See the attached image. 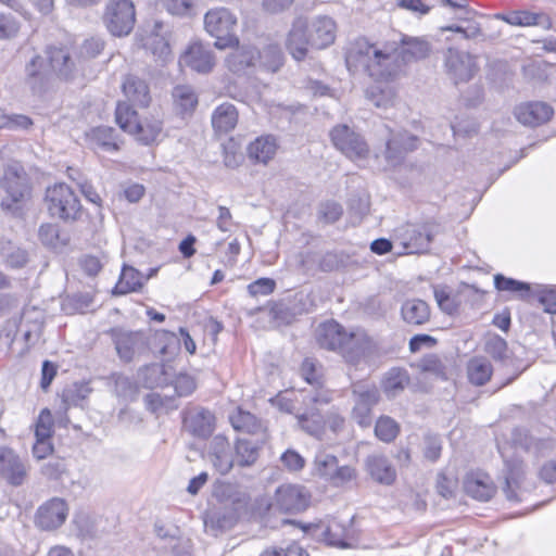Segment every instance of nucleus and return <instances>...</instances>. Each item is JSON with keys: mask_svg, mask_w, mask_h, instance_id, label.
<instances>
[{"mask_svg": "<svg viewBox=\"0 0 556 556\" xmlns=\"http://www.w3.org/2000/svg\"><path fill=\"white\" fill-rule=\"evenodd\" d=\"M175 110L181 114H191L198 104V96L193 88L187 85H179L172 92Z\"/></svg>", "mask_w": 556, "mask_h": 556, "instance_id": "a19ab883", "label": "nucleus"}, {"mask_svg": "<svg viewBox=\"0 0 556 556\" xmlns=\"http://www.w3.org/2000/svg\"><path fill=\"white\" fill-rule=\"evenodd\" d=\"M434 299L438 306L446 314H453L457 309V305L451 295V289L447 286H433Z\"/></svg>", "mask_w": 556, "mask_h": 556, "instance_id": "052dcab7", "label": "nucleus"}, {"mask_svg": "<svg viewBox=\"0 0 556 556\" xmlns=\"http://www.w3.org/2000/svg\"><path fill=\"white\" fill-rule=\"evenodd\" d=\"M353 393L355 395L353 418L362 428H368L372 421L371 408L380 399L379 391L376 388L369 389L364 384H357Z\"/></svg>", "mask_w": 556, "mask_h": 556, "instance_id": "2eb2a0df", "label": "nucleus"}, {"mask_svg": "<svg viewBox=\"0 0 556 556\" xmlns=\"http://www.w3.org/2000/svg\"><path fill=\"white\" fill-rule=\"evenodd\" d=\"M214 494L223 506V509H231L239 514L247 508L249 503L248 493L241 486L233 483H222L217 485Z\"/></svg>", "mask_w": 556, "mask_h": 556, "instance_id": "b1692460", "label": "nucleus"}, {"mask_svg": "<svg viewBox=\"0 0 556 556\" xmlns=\"http://www.w3.org/2000/svg\"><path fill=\"white\" fill-rule=\"evenodd\" d=\"M144 403L146 407L150 412L157 415L168 413L169 410L177 408V404L174 399L154 392L146 395Z\"/></svg>", "mask_w": 556, "mask_h": 556, "instance_id": "5fc2aeb1", "label": "nucleus"}, {"mask_svg": "<svg viewBox=\"0 0 556 556\" xmlns=\"http://www.w3.org/2000/svg\"><path fill=\"white\" fill-rule=\"evenodd\" d=\"M331 401L332 393L327 389L306 392L303 397L304 410L296 415L301 429L321 440L326 430V417L321 415V407L328 405Z\"/></svg>", "mask_w": 556, "mask_h": 556, "instance_id": "20e7f679", "label": "nucleus"}, {"mask_svg": "<svg viewBox=\"0 0 556 556\" xmlns=\"http://www.w3.org/2000/svg\"><path fill=\"white\" fill-rule=\"evenodd\" d=\"M311 501V494L305 486L299 484H282L276 492L275 505L285 513H300L305 510Z\"/></svg>", "mask_w": 556, "mask_h": 556, "instance_id": "ddd939ff", "label": "nucleus"}, {"mask_svg": "<svg viewBox=\"0 0 556 556\" xmlns=\"http://www.w3.org/2000/svg\"><path fill=\"white\" fill-rule=\"evenodd\" d=\"M0 475L12 485H21L26 477L24 463L10 448L0 450Z\"/></svg>", "mask_w": 556, "mask_h": 556, "instance_id": "393cba45", "label": "nucleus"}, {"mask_svg": "<svg viewBox=\"0 0 556 556\" xmlns=\"http://www.w3.org/2000/svg\"><path fill=\"white\" fill-rule=\"evenodd\" d=\"M493 367L483 356H475L467 364V376L470 383L484 386L492 377Z\"/></svg>", "mask_w": 556, "mask_h": 556, "instance_id": "4c0bfd02", "label": "nucleus"}, {"mask_svg": "<svg viewBox=\"0 0 556 556\" xmlns=\"http://www.w3.org/2000/svg\"><path fill=\"white\" fill-rule=\"evenodd\" d=\"M554 114L553 108L541 101L525 102L517 105L514 115L519 123L536 127L548 122Z\"/></svg>", "mask_w": 556, "mask_h": 556, "instance_id": "dca6fc26", "label": "nucleus"}, {"mask_svg": "<svg viewBox=\"0 0 556 556\" xmlns=\"http://www.w3.org/2000/svg\"><path fill=\"white\" fill-rule=\"evenodd\" d=\"M401 316L407 325L422 326L430 320L431 311L424 300L410 299L402 304Z\"/></svg>", "mask_w": 556, "mask_h": 556, "instance_id": "7c9ffc66", "label": "nucleus"}, {"mask_svg": "<svg viewBox=\"0 0 556 556\" xmlns=\"http://www.w3.org/2000/svg\"><path fill=\"white\" fill-rule=\"evenodd\" d=\"M114 380V392L118 397H123L125 400H132L137 394L136 384L128 378L122 374L113 375Z\"/></svg>", "mask_w": 556, "mask_h": 556, "instance_id": "680f3d73", "label": "nucleus"}, {"mask_svg": "<svg viewBox=\"0 0 556 556\" xmlns=\"http://www.w3.org/2000/svg\"><path fill=\"white\" fill-rule=\"evenodd\" d=\"M53 433V418L50 409L43 408L35 425V437L37 440H50Z\"/></svg>", "mask_w": 556, "mask_h": 556, "instance_id": "bf43d9fd", "label": "nucleus"}, {"mask_svg": "<svg viewBox=\"0 0 556 556\" xmlns=\"http://www.w3.org/2000/svg\"><path fill=\"white\" fill-rule=\"evenodd\" d=\"M208 458L220 473H228L235 464L233 448L225 435L217 434L210 444Z\"/></svg>", "mask_w": 556, "mask_h": 556, "instance_id": "412c9836", "label": "nucleus"}, {"mask_svg": "<svg viewBox=\"0 0 556 556\" xmlns=\"http://www.w3.org/2000/svg\"><path fill=\"white\" fill-rule=\"evenodd\" d=\"M432 236L428 225L407 224L395 231L392 240L384 238V254L391 252L394 245L399 248L397 255L426 252L432 241Z\"/></svg>", "mask_w": 556, "mask_h": 556, "instance_id": "423d86ee", "label": "nucleus"}, {"mask_svg": "<svg viewBox=\"0 0 556 556\" xmlns=\"http://www.w3.org/2000/svg\"><path fill=\"white\" fill-rule=\"evenodd\" d=\"M65 472L66 464L59 457L50 458L41 466V473L49 480H60Z\"/></svg>", "mask_w": 556, "mask_h": 556, "instance_id": "0e129e2a", "label": "nucleus"}, {"mask_svg": "<svg viewBox=\"0 0 556 556\" xmlns=\"http://www.w3.org/2000/svg\"><path fill=\"white\" fill-rule=\"evenodd\" d=\"M184 426L198 438H207L215 428V416L203 407H193L185 412Z\"/></svg>", "mask_w": 556, "mask_h": 556, "instance_id": "aec40b11", "label": "nucleus"}, {"mask_svg": "<svg viewBox=\"0 0 556 556\" xmlns=\"http://www.w3.org/2000/svg\"><path fill=\"white\" fill-rule=\"evenodd\" d=\"M28 261V252L22 248H12L3 256L5 266L12 269L25 267Z\"/></svg>", "mask_w": 556, "mask_h": 556, "instance_id": "e2e57ef3", "label": "nucleus"}, {"mask_svg": "<svg viewBox=\"0 0 556 556\" xmlns=\"http://www.w3.org/2000/svg\"><path fill=\"white\" fill-rule=\"evenodd\" d=\"M348 70L365 76V96L375 106L382 103V48L366 38L353 41L345 54Z\"/></svg>", "mask_w": 556, "mask_h": 556, "instance_id": "f257e3e1", "label": "nucleus"}, {"mask_svg": "<svg viewBox=\"0 0 556 556\" xmlns=\"http://www.w3.org/2000/svg\"><path fill=\"white\" fill-rule=\"evenodd\" d=\"M464 489L469 496L481 502L491 500L495 493V486L491 478L481 472L467 475Z\"/></svg>", "mask_w": 556, "mask_h": 556, "instance_id": "c85d7f7f", "label": "nucleus"}, {"mask_svg": "<svg viewBox=\"0 0 556 556\" xmlns=\"http://www.w3.org/2000/svg\"><path fill=\"white\" fill-rule=\"evenodd\" d=\"M337 465L338 458L334 455L319 451L313 462V473L328 482Z\"/></svg>", "mask_w": 556, "mask_h": 556, "instance_id": "de8ad7c7", "label": "nucleus"}, {"mask_svg": "<svg viewBox=\"0 0 556 556\" xmlns=\"http://www.w3.org/2000/svg\"><path fill=\"white\" fill-rule=\"evenodd\" d=\"M87 138L94 149H101L106 152H114L118 150L115 130L112 127H96L87 134Z\"/></svg>", "mask_w": 556, "mask_h": 556, "instance_id": "79ce46f5", "label": "nucleus"}, {"mask_svg": "<svg viewBox=\"0 0 556 556\" xmlns=\"http://www.w3.org/2000/svg\"><path fill=\"white\" fill-rule=\"evenodd\" d=\"M318 535L321 538L324 542H326L330 546L336 547H348L346 539H348V530L339 521L332 519L327 523H321L318 526Z\"/></svg>", "mask_w": 556, "mask_h": 556, "instance_id": "f704fd0d", "label": "nucleus"}, {"mask_svg": "<svg viewBox=\"0 0 556 556\" xmlns=\"http://www.w3.org/2000/svg\"><path fill=\"white\" fill-rule=\"evenodd\" d=\"M168 35V27L163 22L155 21L149 34L141 39L142 46L163 63L172 55Z\"/></svg>", "mask_w": 556, "mask_h": 556, "instance_id": "6ab92c4d", "label": "nucleus"}, {"mask_svg": "<svg viewBox=\"0 0 556 556\" xmlns=\"http://www.w3.org/2000/svg\"><path fill=\"white\" fill-rule=\"evenodd\" d=\"M444 66L454 84L469 81L479 70L476 56L453 48L447 49L444 54Z\"/></svg>", "mask_w": 556, "mask_h": 556, "instance_id": "9d476101", "label": "nucleus"}, {"mask_svg": "<svg viewBox=\"0 0 556 556\" xmlns=\"http://www.w3.org/2000/svg\"><path fill=\"white\" fill-rule=\"evenodd\" d=\"M277 151V142L273 136H262L251 142L248 147V154L251 160L266 164Z\"/></svg>", "mask_w": 556, "mask_h": 556, "instance_id": "c9c22d12", "label": "nucleus"}, {"mask_svg": "<svg viewBox=\"0 0 556 556\" xmlns=\"http://www.w3.org/2000/svg\"><path fill=\"white\" fill-rule=\"evenodd\" d=\"M136 22V10L131 0H109L103 23L106 29L115 37L130 34Z\"/></svg>", "mask_w": 556, "mask_h": 556, "instance_id": "6e6552de", "label": "nucleus"}, {"mask_svg": "<svg viewBox=\"0 0 556 556\" xmlns=\"http://www.w3.org/2000/svg\"><path fill=\"white\" fill-rule=\"evenodd\" d=\"M348 331L337 321L321 324L317 332V341L321 348L336 351L341 354Z\"/></svg>", "mask_w": 556, "mask_h": 556, "instance_id": "bb28decb", "label": "nucleus"}, {"mask_svg": "<svg viewBox=\"0 0 556 556\" xmlns=\"http://www.w3.org/2000/svg\"><path fill=\"white\" fill-rule=\"evenodd\" d=\"M356 479V470L351 466H338L329 479V483L333 486H344Z\"/></svg>", "mask_w": 556, "mask_h": 556, "instance_id": "69168bd1", "label": "nucleus"}, {"mask_svg": "<svg viewBox=\"0 0 556 556\" xmlns=\"http://www.w3.org/2000/svg\"><path fill=\"white\" fill-rule=\"evenodd\" d=\"M0 187L5 192L1 207L12 214L20 213L31 200L30 178L20 163L9 164L4 168Z\"/></svg>", "mask_w": 556, "mask_h": 556, "instance_id": "7ed1b4c3", "label": "nucleus"}, {"mask_svg": "<svg viewBox=\"0 0 556 556\" xmlns=\"http://www.w3.org/2000/svg\"><path fill=\"white\" fill-rule=\"evenodd\" d=\"M42 314L33 307L24 309L17 325V333H21L25 343L29 346L37 342L42 331Z\"/></svg>", "mask_w": 556, "mask_h": 556, "instance_id": "cd10ccee", "label": "nucleus"}, {"mask_svg": "<svg viewBox=\"0 0 556 556\" xmlns=\"http://www.w3.org/2000/svg\"><path fill=\"white\" fill-rule=\"evenodd\" d=\"M301 375L307 383L316 389L323 387L321 366L313 358H305L301 366Z\"/></svg>", "mask_w": 556, "mask_h": 556, "instance_id": "6e6d98bb", "label": "nucleus"}, {"mask_svg": "<svg viewBox=\"0 0 556 556\" xmlns=\"http://www.w3.org/2000/svg\"><path fill=\"white\" fill-rule=\"evenodd\" d=\"M48 56L52 71L61 79L72 80L80 71V64L65 48L51 47L48 49Z\"/></svg>", "mask_w": 556, "mask_h": 556, "instance_id": "4be33fe9", "label": "nucleus"}, {"mask_svg": "<svg viewBox=\"0 0 556 556\" xmlns=\"http://www.w3.org/2000/svg\"><path fill=\"white\" fill-rule=\"evenodd\" d=\"M163 130V123L157 118H147L143 122L136 124V128L132 134L137 135V139L143 144H151L156 142Z\"/></svg>", "mask_w": 556, "mask_h": 556, "instance_id": "37998d69", "label": "nucleus"}, {"mask_svg": "<svg viewBox=\"0 0 556 556\" xmlns=\"http://www.w3.org/2000/svg\"><path fill=\"white\" fill-rule=\"evenodd\" d=\"M377 351V342L366 330L357 328L349 331L341 355L351 364L367 361Z\"/></svg>", "mask_w": 556, "mask_h": 556, "instance_id": "f8f14e48", "label": "nucleus"}, {"mask_svg": "<svg viewBox=\"0 0 556 556\" xmlns=\"http://www.w3.org/2000/svg\"><path fill=\"white\" fill-rule=\"evenodd\" d=\"M431 45L421 37L399 34L384 45V80H394L406 73L409 64L427 59Z\"/></svg>", "mask_w": 556, "mask_h": 556, "instance_id": "f03ea898", "label": "nucleus"}, {"mask_svg": "<svg viewBox=\"0 0 556 556\" xmlns=\"http://www.w3.org/2000/svg\"><path fill=\"white\" fill-rule=\"evenodd\" d=\"M494 286L498 291L519 293L521 298L530 292V285L505 277L501 274L494 276Z\"/></svg>", "mask_w": 556, "mask_h": 556, "instance_id": "4d7b16f0", "label": "nucleus"}, {"mask_svg": "<svg viewBox=\"0 0 556 556\" xmlns=\"http://www.w3.org/2000/svg\"><path fill=\"white\" fill-rule=\"evenodd\" d=\"M179 63L198 73H208L215 65V58L210 47L195 41L189 45L180 56Z\"/></svg>", "mask_w": 556, "mask_h": 556, "instance_id": "a211bd4d", "label": "nucleus"}, {"mask_svg": "<svg viewBox=\"0 0 556 556\" xmlns=\"http://www.w3.org/2000/svg\"><path fill=\"white\" fill-rule=\"evenodd\" d=\"M43 59L40 55H35L25 66L26 81L36 89L43 81Z\"/></svg>", "mask_w": 556, "mask_h": 556, "instance_id": "13d9d810", "label": "nucleus"}, {"mask_svg": "<svg viewBox=\"0 0 556 556\" xmlns=\"http://www.w3.org/2000/svg\"><path fill=\"white\" fill-rule=\"evenodd\" d=\"M523 476V464L519 459H510L505 460V486L504 492L506 497L510 501L517 500L516 489H518L519 483Z\"/></svg>", "mask_w": 556, "mask_h": 556, "instance_id": "e433bc0d", "label": "nucleus"}, {"mask_svg": "<svg viewBox=\"0 0 556 556\" xmlns=\"http://www.w3.org/2000/svg\"><path fill=\"white\" fill-rule=\"evenodd\" d=\"M239 513L223 509V506L218 509H211L204 515V527L207 532L216 535L218 531L230 529L236 520L238 519Z\"/></svg>", "mask_w": 556, "mask_h": 556, "instance_id": "2f4dec72", "label": "nucleus"}, {"mask_svg": "<svg viewBox=\"0 0 556 556\" xmlns=\"http://www.w3.org/2000/svg\"><path fill=\"white\" fill-rule=\"evenodd\" d=\"M116 123L119 127L128 132H134L138 123L137 112L129 103L118 102L115 111Z\"/></svg>", "mask_w": 556, "mask_h": 556, "instance_id": "603ef678", "label": "nucleus"}, {"mask_svg": "<svg viewBox=\"0 0 556 556\" xmlns=\"http://www.w3.org/2000/svg\"><path fill=\"white\" fill-rule=\"evenodd\" d=\"M320 254L317 252H304L295 255L296 267L303 273H314L318 270Z\"/></svg>", "mask_w": 556, "mask_h": 556, "instance_id": "774afa93", "label": "nucleus"}, {"mask_svg": "<svg viewBox=\"0 0 556 556\" xmlns=\"http://www.w3.org/2000/svg\"><path fill=\"white\" fill-rule=\"evenodd\" d=\"M231 424L236 430L256 434L264 429L262 421L249 412L239 410L231 417Z\"/></svg>", "mask_w": 556, "mask_h": 556, "instance_id": "8fccbe9b", "label": "nucleus"}, {"mask_svg": "<svg viewBox=\"0 0 556 556\" xmlns=\"http://www.w3.org/2000/svg\"><path fill=\"white\" fill-rule=\"evenodd\" d=\"M501 18L513 26L542 25L545 28H549L551 26L549 17L542 12L515 11L508 15H503Z\"/></svg>", "mask_w": 556, "mask_h": 556, "instance_id": "58836bf2", "label": "nucleus"}, {"mask_svg": "<svg viewBox=\"0 0 556 556\" xmlns=\"http://www.w3.org/2000/svg\"><path fill=\"white\" fill-rule=\"evenodd\" d=\"M418 143L419 139L407 131L393 135L387 142L388 161L399 163L406 153L417 149Z\"/></svg>", "mask_w": 556, "mask_h": 556, "instance_id": "c756f323", "label": "nucleus"}, {"mask_svg": "<svg viewBox=\"0 0 556 556\" xmlns=\"http://www.w3.org/2000/svg\"><path fill=\"white\" fill-rule=\"evenodd\" d=\"M238 464L242 467L253 465L258 457V447L255 443L239 439L235 446Z\"/></svg>", "mask_w": 556, "mask_h": 556, "instance_id": "864d4df0", "label": "nucleus"}, {"mask_svg": "<svg viewBox=\"0 0 556 556\" xmlns=\"http://www.w3.org/2000/svg\"><path fill=\"white\" fill-rule=\"evenodd\" d=\"M308 47H311L308 23L304 17H298L287 35L286 48L293 59L301 61L305 59Z\"/></svg>", "mask_w": 556, "mask_h": 556, "instance_id": "f3484780", "label": "nucleus"}, {"mask_svg": "<svg viewBox=\"0 0 556 556\" xmlns=\"http://www.w3.org/2000/svg\"><path fill=\"white\" fill-rule=\"evenodd\" d=\"M67 515V503L63 498L52 497L38 507L35 523L43 531H52L65 522Z\"/></svg>", "mask_w": 556, "mask_h": 556, "instance_id": "4468645a", "label": "nucleus"}, {"mask_svg": "<svg viewBox=\"0 0 556 556\" xmlns=\"http://www.w3.org/2000/svg\"><path fill=\"white\" fill-rule=\"evenodd\" d=\"M238 123V111L231 103L218 105L212 114V126L217 132L227 134Z\"/></svg>", "mask_w": 556, "mask_h": 556, "instance_id": "72a5a7b5", "label": "nucleus"}, {"mask_svg": "<svg viewBox=\"0 0 556 556\" xmlns=\"http://www.w3.org/2000/svg\"><path fill=\"white\" fill-rule=\"evenodd\" d=\"M144 285L143 274L132 266H124L119 280L117 281L114 293L115 294H127L136 292Z\"/></svg>", "mask_w": 556, "mask_h": 556, "instance_id": "ea45409f", "label": "nucleus"}, {"mask_svg": "<svg viewBox=\"0 0 556 556\" xmlns=\"http://www.w3.org/2000/svg\"><path fill=\"white\" fill-rule=\"evenodd\" d=\"M416 368L424 374L435 378L446 379V365L443 358L434 353L424 355L416 364Z\"/></svg>", "mask_w": 556, "mask_h": 556, "instance_id": "49530a36", "label": "nucleus"}, {"mask_svg": "<svg viewBox=\"0 0 556 556\" xmlns=\"http://www.w3.org/2000/svg\"><path fill=\"white\" fill-rule=\"evenodd\" d=\"M337 26L329 16H317L308 24L311 47L325 49L332 45L336 39Z\"/></svg>", "mask_w": 556, "mask_h": 556, "instance_id": "5701e85b", "label": "nucleus"}, {"mask_svg": "<svg viewBox=\"0 0 556 556\" xmlns=\"http://www.w3.org/2000/svg\"><path fill=\"white\" fill-rule=\"evenodd\" d=\"M330 139L337 150L353 161L364 160L369 154L365 139L348 125L334 126L330 131Z\"/></svg>", "mask_w": 556, "mask_h": 556, "instance_id": "1a4fd4ad", "label": "nucleus"}, {"mask_svg": "<svg viewBox=\"0 0 556 556\" xmlns=\"http://www.w3.org/2000/svg\"><path fill=\"white\" fill-rule=\"evenodd\" d=\"M256 62L270 72H277L283 63V54L276 43L266 46L262 51L256 50Z\"/></svg>", "mask_w": 556, "mask_h": 556, "instance_id": "a18cd8bd", "label": "nucleus"}, {"mask_svg": "<svg viewBox=\"0 0 556 556\" xmlns=\"http://www.w3.org/2000/svg\"><path fill=\"white\" fill-rule=\"evenodd\" d=\"M484 352L503 364L509 359L507 342L498 334H491L485 339Z\"/></svg>", "mask_w": 556, "mask_h": 556, "instance_id": "3c124183", "label": "nucleus"}, {"mask_svg": "<svg viewBox=\"0 0 556 556\" xmlns=\"http://www.w3.org/2000/svg\"><path fill=\"white\" fill-rule=\"evenodd\" d=\"M39 240L48 248L58 249L67 244V238L62 237L55 224H42L38 230Z\"/></svg>", "mask_w": 556, "mask_h": 556, "instance_id": "09e8293b", "label": "nucleus"}, {"mask_svg": "<svg viewBox=\"0 0 556 556\" xmlns=\"http://www.w3.org/2000/svg\"><path fill=\"white\" fill-rule=\"evenodd\" d=\"M110 334L118 357L125 363L131 362L147 350L148 341L142 331L113 328Z\"/></svg>", "mask_w": 556, "mask_h": 556, "instance_id": "9b49d317", "label": "nucleus"}, {"mask_svg": "<svg viewBox=\"0 0 556 556\" xmlns=\"http://www.w3.org/2000/svg\"><path fill=\"white\" fill-rule=\"evenodd\" d=\"M45 203L51 217L65 223L75 222L81 215V204L78 197L64 182L54 184L47 188Z\"/></svg>", "mask_w": 556, "mask_h": 556, "instance_id": "39448f33", "label": "nucleus"}, {"mask_svg": "<svg viewBox=\"0 0 556 556\" xmlns=\"http://www.w3.org/2000/svg\"><path fill=\"white\" fill-rule=\"evenodd\" d=\"M18 21L11 14L0 13V39L14 38L20 31Z\"/></svg>", "mask_w": 556, "mask_h": 556, "instance_id": "338daca9", "label": "nucleus"}, {"mask_svg": "<svg viewBox=\"0 0 556 556\" xmlns=\"http://www.w3.org/2000/svg\"><path fill=\"white\" fill-rule=\"evenodd\" d=\"M409 381L410 378L405 368L392 367L384 377V393L388 396H395L409 384Z\"/></svg>", "mask_w": 556, "mask_h": 556, "instance_id": "c03bdc74", "label": "nucleus"}, {"mask_svg": "<svg viewBox=\"0 0 556 556\" xmlns=\"http://www.w3.org/2000/svg\"><path fill=\"white\" fill-rule=\"evenodd\" d=\"M204 26L205 30L216 39V48L226 49L238 46L239 40L235 35L237 17L229 9L215 8L207 11L204 16Z\"/></svg>", "mask_w": 556, "mask_h": 556, "instance_id": "0eeeda50", "label": "nucleus"}, {"mask_svg": "<svg viewBox=\"0 0 556 556\" xmlns=\"http://www.w3.org/2000/svg\"><path fill=\"white\" fill-rule=\"evenodd\" d=\"M125 97L135 105L148 106L150 94L148 85L140 78L128 75L122 86Z\"/></svg>", "mask_w": 556, "mask_h": 556, "instance_id": "473e14b6", "label": "nucleus"}, {"mask_svg": "<svg viewBox=\"0 0 556 556\" xmlns=\"http://www.w3.org/2000/svg\"><path fill=\"white\" fill-rule=\"evenodd\" d=\"M226 67L236 75H244L256 65V49L250 45L238 46L225 59Z\"/></svg>", "mask_w": 556, "mask_h": 556, "instance_id": "a878e982", "label": "nucleus"}]
</instances>
